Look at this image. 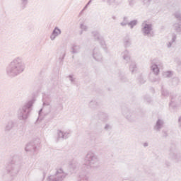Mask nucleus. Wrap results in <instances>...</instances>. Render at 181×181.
<instances>
[{
	"instance_id": "f257e3e1",
	"label": "nucleus",
	"mask_w": 181,
	"mask_h": 181,
	"mask_svg": "<svg viewBox=\"0 0 181 181\" xmlns=\"http://www.w3.org/2000/svg\"><path fill=\"white\" fill-rule=\"evenodd\" d=\"M28 63L23 62L21 57H16L8 64V69H26Z\"/></svg>"
},
{
	"instance_id": "f03ea898",
	"label": "nucleus",
	"mask_w": 181,
	"mask_h": 181,
	"mask_svg": "<svg viewBox=\"0 0 181 181\" xmlns=\"http://www.w3.org/2000/svg\"><path fill=\"white\" fill-rule=\"evenodd\" d=\"M152 24L147 23L146 21H144L141 23V32L143 36H147V37H152L153 34H152Z\"/></svg>"
},
{
	"instance_id": "7ed1b4c3",
	"label": "nucleus",
	"mask_w": 181,
	"mask_h": 181,
	"mask_svg": "<svg viewBox=\"0 0 181 181\" xmlns=\"http://www.w3.org/2000/svg\"><path fill=\"white\" fill-rule=\"evenodd\" d=\"M92 57L95 62L101 63L103 62V54L100 52L98 47H95L92 51Z\"/></svg>"
},
{
	"instance_id": "20e7f679",
	"label": "nucleus",
	"mask_w": 181,
	"mask_h": 181,
	"mask_svg": "<svg viewBox=\"0 0 181 181\" xmlns=\"http://www.w3.org/2000/svg\"><path fill=\"white\" fill-rule=\"evenodd\" d=\"M91 35L94 40H95L96 42H99L102 46H104V45H105V41H104V37H103V36L100 35V31L98 30L92 31Z\"/></svg>"
},
{
	"instance_id": "39448f33",
	"label": "nucleus",
	"mask_w": 181,
	"mask_h": 181,
	"mask_svg": "<svg viewBox=\"0 0 181 181\" xmlns=\"http://www.w3.org/2000/svg\"><path fill=\"white\" fill-rule=\"evenodd\" d=\"M175 17L177 21H179L178 23H175L173 25V28L177 33H181V13L179 11L175 12Z\"/></svg>"
},
{
	"instance_id": "423d86ee",
	"label": "nucleus",
	"mask_w": 181,
	"mask_h": 181,
	"mask_svg": "<svg viewBox=\"0 0 181 181\" xmlns=\"http://www.w3.org/2000/svg\"><path fill=\"white\" fill-rule=\"evenodd\" d=\"M120 56L122 60H124V62L126 63H129L131 62V52L127 49L122 51Z\"/></svg>"
},
{
	"instance_id": "0eeeda50",
	"label": "nucleus",
	"mask_w": 181,
	"mask_h": 181,
	"mask_svg": "<svg viewBox=\"0 0 181 181\" xmlns=\"http://www.w3.org/2000/svg\"><path fill=\"white\" fill-rule=\"evenodd\" d=\"M163 68V63L158 58L151 60V69H162Z\"/></svg>"
},
{
	"instance_id": "6e6552de",
	"label": "nucleus",
	"mask_w": 181,
	"mask_h": 181,
	"mask_svg": "<svg viewBox=\"0 0 181 181\" xmlns=\"http://www.w3.org/2000/svg\"><path fill=\"white\" fill-rule=\"evenodd\" d=\"M81 51V45L76 43L71 45V53H72V54H77V53H80Z\"/></svg>"
},
{
	"instance_id": "1a4fd4ad",
	"label": "nucleus",
	"mask_w": 181,
	"mask_h": 181,
	"mask_svg": "<svg viewBox=\"0 0 181 181\" xmlns=\"http://www.w3.org/2000/svg\"><path fill=\"white\" fill-rule=\"evenodd\" d=\"M61 35H62V30H60L59 27H55L50 35V39L51 40H54L57 37V36H60Z\"/></svg>"
},
{
	"instance_id": "9d476101",
	"label": "nucleus",
	"mask_w": 181,
	"mask_h": 181,
	"mask_svg": "<svg viewBox=\"0 0 181 181\" xmlns=\"http://www.w3.org/2000/svg\"><path fill=\"white\" fill-rule=\"evenodd\" d=\"M132 45V40H131V37L129 35H126L123 38V46L124 49H128V47H131Z\"/></svg>"
},
{
	"instance_id": "9b49d317",
	"label": "nucleus",
	"mask_w": 181,
	"mask_h": 181,
	"mask_svg": "<svg viewBox=\"0 0 181 181\" xmlns=\"http://www.w3.org/2000/svg\"><path fill=\"white\" fill-rule=\"evenodd\" d=\"M176 34H173L171 40L166 43L168 49H170V47H175V45H176Z\"/></svg>"
},
{
	"instance_id": "f8f14e48",
	"label": "nucleus",
	"mask_w": 181,
	"mask_h": 181,
	"mask_svg": "<svg viewBox=\"0 0 181 181\" xmlns=\"http://www.w3.org/2000/svg\"><path fill=\"white\" fill-rule=\"evenodd\" d=\"M20 4L21 9H26L28 8V5L29 4V0H18Z\"/></svg>"
},
{
	"instance_id": "ddd939ff",
	"label": "nucleus",
	"mask_w": 181,
	"mask_h": 181,
	"mask_svg": "<svg viewBox=\"0 0 181 181\" xmlns=\"http://www.w3.org/2000/svg\"><path fill=\"white\" fill-rule=\"evenodd\" d=\"M136 25H138V20H132L128 23V26L130 29H134Z\"/></svg>"
},
{
	"instance_id": "4468645a",
	"label": "nucleus",
	"mask_w": 181,
	"mask_h": 181,
	"mask_svg": "<svg viewBox=\"0 0 181 181\" xmlns=\"http://www.w3.org/2000/svg\"><path fill=\"white\" fill-rule=\"evenodd\" d=\"M128 23H129V22L128 21V17L127 16H124L123 17V21L120 23V25L122 26V28H125V26H128Z\"/></svg>"
},
{
	"instance_id": "2eb2a0df",
	"label": "nucleus",
	"mask_w": 181,
	"mask_h": 181,
	"mask_svg": "<svg viewBox=\"0 0 181 181\" xmlns=\"http://www.w3.org/2000/svg\"><path fill=\"white\" fill-rule=\"evenodd\" d=\"M64 57H66V51L63 50L60 57H59V64H63V60H64Z\"/></svg>"
},
{
	"instance_id": "dca6fc26",
	"label": "nucleus",
	"mask_w": 181,
	"mask_h": 181,
	"mask_svg": "<svg viewBox=\"0 0 181 181\" xmlns=\"http://www.w3.org/2000/svg\"><path fill=\"white\" fill-rule=\"evenodd\" d=\"M143 6H146V8H148L151 5V2H152V0H141Z\"/></svg>"
},
{
	"instance_id": "f3484780",
	"label": "nucleus",
	"mask_w": 181,
	"mask_h": 181,
	"mask_svg": "<svg viewBox=\"0 0 181 181\" xmlns=\"http://www.w3.org/2000/svg\"><path fill=\"white\" fill-rule=\"evenodd\" d=\"M80 28L81 30H83V32H87V30H88V27H87L84 23H81L80 25Z\"/></svg>"
},
{
	"instance_id": "a211bd4d",
	"label": "nucleus",
	"mask_w": 181,
	"mask_h": 181,
	"mask_svg": "<svg viewBox=\"0 0 181 181\" xmlns=\"http://www.w3.org/2000/svg\"><path fill=\"white\" fill-rule=\"evenodd\" d=\"M135 4H136V0H129V5L132 8H134Z\"/></svg>"
},
{
	"instance_id": "6ab92c4d",
	"label": "nucleus",
	"mask_w": 181,
	"mask_h": 181,
	"mask_svg": "<svg viewBox=\"0 0 181 181\" xmlns=\"http://www.w3.org/2000/svg\"><path fill=\"white\" fill-rule=\"evenodd\" d=\"M130 69H136V62H135V61L130 62Z\"/></svg>"
},
{
	"instance_id": "aec40b11",
	"label": "nucleus",
	"mask_w": 181,
	"mask_h": 181,
	"mask_svg": "<svg viewBox=\"0 0 181 181\" xmlns=\"http://www.w3.org/2000/svg\"><path fill=\"white\" fill-rule=\"evenodd\" d=\"M103 2H107L109 5H112V4H115V0H102Z\"/></svg>"
},
{
	"instance_id": "412c9836",
	"label": "nucleus",
	"mask_w": 181,
	"mask_h": 181,
	"mask_svg": "<svg viewBox=\"0 0 181 181\" xmlns=\"http://www.w3.org/2000/svg\"><path fill=\"white\" fill-rule=\"evenodd\" d=\"M87 8H88V6H87V4L84 6V8H83V11H86L87 9Z\"/></svg>"
},
{
	"instance_id": "4be33fe9",
	"label": "nucleus",
	"mask_w": 181,
	"mask_h": 181,
	"mask_svg": "<svg viewBox=\"0 0 181 181\" xmlns=\"http://www.w3.org/2000/svg\"><path fill=\"white\" fill-rule=\"evenodd\" d=\"M91 2H93V0H89V1L87 3V6L90 5V4H91Z\"/></svg>"
},
{
	"instance_id": "5701e85b",
	"label": "nucleus",
	"mask_w": 181,
	"mask_h": 181,
	"mask_svg": "<svg viewBox=\"0 0 181 181\" xmlns=\"http://www.w3.org/2000/svg\"><path fill=\"white\" fill-rule=\"evenodd\" d=\"M83 32H84V30H81L79 33V35H83Z\"/></svg>"
},
{
	"instance_id": "b1692460",
	"label": "nucleus",
	"mask_w": 181,
	"mask_h": 181,
	"mask_svg": "<svg viewBox=\"0 0 181 181\" xmlns=\"http://www.w3.org/2000/svg\"><path fill=\"white\" fill-rule=\"evenodd\" d=\"M113 19H115V17H112Z\"/></svg>"
}]
</instances>
